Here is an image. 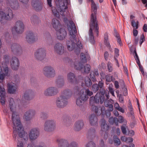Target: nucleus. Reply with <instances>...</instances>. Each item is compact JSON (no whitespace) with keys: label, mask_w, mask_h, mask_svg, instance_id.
I'll list each match as a JSON object with an SVG mask.
<instances>
[{"label":"nucleus","mask_w":147,"mask_h":147,"mask_svg":"<svg viewBox=\"0 0 147 147\" xmlns=\"http://www.w3.org/2000/svg\"><path fill=\"white\" fill-rule=\"evenodd\" d=\"M67 27L69 32L70 37L71 40L67 42V46L68 49L69 51H71L75 49V52L78 54L77 52H80V49L82 48V45L80 41H78L76 44L75 41L77 42L76 40V34L77 33L76 26L73 22L69 21V23L67 24Z\"/></svg>","instance_id":"nucleus-3"},{"label":"nucleus","mask_w":147,"mask_h":147,"mask_svg":"<svg viewBox=\"0 0 147 147\" xmlns=\"http://www.w3.org/2000/svg\"><path fill=\"white\" fill-rule=\"evenodd\" d=\"M71 92L69 90H66L62 92L61 95L58 98L56 101L57 106L62 108L65 106L67 103V98L70 96Z\"/></svg>","instance_id":"nucleus-8"},{"label":"nucleus","mask_w":147,"mask_h":147,"mask_svg":"<svg viewBox=\"0 0 147 147\" xmlns=\"http://www.w3.org/2000/svg\"><path fill=\"white\" fill-rule=\"evenodd\" d=\"M16 142V147H24L22 142L20 141L19 139H18V140Z\"/></svg>","instance_id":"nucleus-45"},{"label":"nucleus","mask_w":147,"mask_h":147,"mask_svg":"<svg viewBox=\"0 0 147 147\" xmlns=\"http://www.w3.org/2000/svg\"><path fill=\"white\" fill-rule=\"evenodd\" d=\"M80 97L76 100V103L78 106H80L84 104V102L87 100L86 96L84 95V96H82V94L80 92L79 94Z\"/></svg>","instance_id":"nucleus-21"},{"label":"nucleus","mask_w":147,"mask_h":147,"mask_svg":"<svg viewBox=\"0 0 147 147\" xmlns=\"http://www.w3.org/2000/svg\"><path fill=\"white\" fill-rule=\"evenodd\" d=\"M26 39L29 43L33 42L35 38L32 32L29 31L27 33Z\"/></svg>","instance_id":"nucleus-26"},{"label":"nucleus","mask_w":147,"mask_h":147,"mask_svg":"<svg viewBox=\"0 0 147 147\" xmlns=\"http://www.w3.org/2000/svg\"><path fill=\"white\" fill-rule=\"evenodd\" d=\"M84 85L87 87H89L92 84V82L90 79L88 77H86L84 80Z\"/></svg>","instance_id":"nucleus-33"},{"label":"nucleus","mask_w":147,"mask_h":147,"mask_svg":"<svg viewBox=\"0 0 147 147\" xmlns=\"http://www.w3.org/2000/svg\"><path fill=\"white\" fill-rule=\"evenodd\" d=\"M109 90L110 93L112 94V95L114 96H115L113 88L110 86H109Z\"/></svg>","instance_id":"nucleus-50"},{"label":"nucleus","mask_w":147,"mask_h":147,"mask_svg":"<svg viewBox=\"0 0 147 147\" xmlns=\"http://www.w3.org/2000/svg\"><path fill=\"white\" fill-rule=\"evenodd\" d=\"M53 28L56 30L61 28L62 26L59 20L56 19H53L52 22Z\"/></svg>","instance_id":"nucleus-24"},{"label":"nucleus","mask_w":147,"mask_h":147,"mask_svg":"<svg viewBox=\"0 0 147 147\" xmlns=\"http://www.w3.org/2000/svg\"><path fill=\"white\" fill-rule=\"evenodd\" d=\"M54 51L59 54H61L64 52V47L61 44L57 43L54 47Z\"/></svg>","instance_id":"nucleus-19"},{"label":"nucleus","mask_w":147,"mask_h":147,"mask_svg":"<svg viewBox=\"0 0 147 147\" xmlns=\"http://www.w3.org/2000/svg\"><path fill=\"white\" fill-rule=\"evenodd\" d=\"M109 56V54L107 52H105L104 53V57L105 59L107 60Z\"/></svg>","instance_id":"nucleus-59"},{"label":"nucleus","mask_w":147,"mask_h":147,"mask_svg":"<svg viewBox=\"0 0 147 147\" xmlns=\"http://www.w3.org/2000/svg\"><path fill=\"white\" fill-rule=\"evenodd\" d=\"M142 1L144 4H146L145 7H147V0H142Z\"/></svg>","instance_id":"nucleus-64"},{"label":"nucleus","mask_w":147,"mask_h":147,"mask_svg":"<svg viewBox=\"0 0 147 147\" xmlns=\"http://www.w3.org/2000/svg\"><path fill=\"white\" fill-rule=\"evenodd\" d=\"M114 85L115 88L116 89H118L119 87V84L118 82L117 81H115L114 82Z\"/></svg>","instance_id":"nucleus-54"},{"label":"nucleus","mask_w":147,"mask_h":147,"mask_svg":"<svg viewBox=\"0 0 147 147\" xmlns=\"http://www.w3.org/2000/svg\"><path fill=\"white\" fill-rule=\"evenodd\" d=\"M127 138L125 136H123L121 137V140L122 141L126 142L127 140Z\"/></svg>","instance_id":"nucleus-63"},{"label":"nucleus","mask_w":147,"mask_h":147,"mask_svg":"<svg viewBox=\"0 0 147 147\" xmlns=\"http://www.w3.org/2000/svg\"><path fill=\"white\" fill-rule=\"evenodd\" d=\"M56 31V36L58 39L62 40L65 38L67 33L64 29L61 28Z\"/></svg>","instance_id":"nucleus-14"},{"label":"nucleus","mask_w":147,"mask_h":147,"mask_svg":"<svg viewBox=\"0 0 147 147\" xmlns=\"http://www.w3.org/2000/svg\"><path fill=\"white\" fill-rule=\"evenodd\" d=\"M20 47L16 43L13 44L11 46L12 51L16 53H17L19 51L18 50L20 49Z\"/></svg>","instance_id":"nucleus-31"},{"label":"nucleus","mask_w":147,"mask_h":147,"mask_svg":"<svg viewBox=\"0 0 147 147\" xmlns=\"http://www.w3.org/2000/svg\"><path fill=\"white\" fill-rule=\"evenodd\" d=\"M4 64L6 65L9 63V57L8 55H5L4 57Z\"/></svg>","instance_id":"nucleus-41"},{"label":"nucleus","mask_w":147,"mask_h":147,"mask_svg":"<svg viewBox=\"0 0 147 147\" xmlns=\"http://www.w3.org/2000/svg\"><path fill=\"white\" fill-rule=\"evenodd\" d=\"M115 59L116 61V63L117 64L118 66H119L118 61L117 59L116 58V57H117L119 55V50L117 48H115Z\"/></svg>","instance_id":"nucleus-40"},{"label":"nucleus","mask_w":147,"mask_h":147,"mask_svg":"<svg viewBox=\"0 0 147 147\" xmlns=\"http://www.w3.org/2000/svg\"><path fill=\"white\" fill-rule=\"evenodd\" d=\"M114 142L115 145L118 146L120 144L121 142L119 139L116 136L113 137Z\"/></svg>","instance_id":"nucleus-37"},{"label":"nucleus","mask_w":147,"mask_h":147,"mask_svg":"<svg viewBox=\"0 0 147 147\" xmlns=\"http://www.w3.org/2000/svg\"><path fill=\"white\" fill-rule=\"evenodd\" d=\"M32 4V6L36 11H38L41 10L42 8L41 5L39 3L38 0H33Z\"/></svg>","instance_id":"nucleus-23"},{"label":"nucleus","mask_w":147,"mask_h":147,"mask_svg":"<svg viewBox=\"0 0 147 147\" xmlns=\"http://www.w3.org/2000/svg\"><path fill=\"white\" fill-rule=\"evenodd\" d=\"M30 91L27 90L24 93V97L25 100H30V98L29 96L30 95Z\"/></svg>","instance_id":"nucleus-39"},{"label":"nucleus","mask_w":147,"mask_h":147,"mask_svg":"<svg viewBox=\"0 0 147 147\" xmlns=\"http://www.w3.org/2000/svg\"><path fill=\"white\" fill-rule=\"evenodd\" d=\"M24 30V25L23 22L20 21H17L15 26L12 28L11 32L12 34L16 33H22Z\"/></svg>","instance_id":"nucleus-9"},{"label":"nucleus","mask_w":147,"mask_h":147,"mask_svg":"<svg viewBox=\"0 0 147 147\" xmlns=\"http://www.w3.org/2000/svg\"><path fill=\"white\" fill-rule=\"evenodd\" d=\"M117 110L122 113H124L125 112L124 110L120 107L117 109Z\"/></svg>","instance_id":"nucleus-58"},{"label":"nucleus","mask_w":147,"mask_h":147,"mask_svg":"<svg viewBox=\"0 0 147 147\" xmlns=\"http://www.w3.org/2000/svg\"><path fill=\"white\" fill-rule=\"evenodd\" d=\"M5 91L4 88L0 86V102L2 105H4L5 103Z\"/></svg>","instance_id":"nucleus-18"},{"label":"nucleus","mask_w":147,"mask_h":147,"mask_svg":"<svg viewBox=\"0 0 147 147\" xmlns=\"http://www.w3.org/2000/svg\"><path fill=\"white\" fill-rule=\"evenodd\" d=\"M107 67L109 71V72H111L113 69L112 64L111 63L109 62L107 64Z\"/></svg>","instance_id":"nucleus-46"},{"label":"nucleus","mask_w":147,"mask_h":147,"mask_svg":"<svg viewBox=\"0 0 147 147\" xmlns=\"http://www.w3.org/2000/svg\"><path fill=\"white\" fill-rule=\"evenodd\" d=\"M102 91H101L100 89V93L97 92L94 97H91L90 98V104L92 106L93 110L96 113L99 115L102 114V115L105 114L107 117H109L111 115L110 109L105 111V108L104 106L100 107L95 106V104L99 102L100 100V102L101 104L102 103L105 99L104 94H105V90L102 89Z\"/></svg>","instance_id":"nucleus-2"},{"label":"nucleus","mask_w":147,"mask_h":147,"mask_svg":"<svg viewBox=\"0 0 147 147\" xmlns=\"http://www.w3.org/2000/svg\"><path fill=\"white\" fill-rule=\"evenodd\" d=\"M98 86H99L100 88H102L104 86V83L102 81L99 82L98 83Z\"/></svg>","instance_id":"nucleus-52"},{"label":"nucleus","mask_w":147,"mask_h":147,"mask_svg":"<svg viewBox=\"0 0 147 147\" xmlns=\"http://www.w3.org/2000/svg\"><path fill=\"white\" fill-rule=\"evenodd\" d=\"M105 105L106 107H108L110 110L112 111L113 110V106L112 104H110L109 101L105 100Z\"/></svg>","instance_id":"nucleus-38"},{"label":"nucleus","mask_w":147,"mask_h":147,"mask_svg":"<svg viewBox=\"0 0 147 147\" xmlns=\"http://www.w3.org/2000/svg\"><path fill=\"white\" fill-rule=\"evenodd\" d=\"M119 122L120 123H121L123 122L125 123H127V121L125 119H124L123 117L121 116H119L118 117V122Z\"/></svg>","instance_id":"nucleus-43"},{"label":"nucleus","mask_w":147,"mask_h":147,"mask_svg":"<svg viewBox=\"0 0 147 147\" xmlns=\"http://www.w3.org/2000/svg\"><path fill=\"white\" fill-rule=\"evenodd\" d=\"M134 134V131L132 130H131L129 131H128V134L130 136H133Z\"/></svg>","instance_id":"nucleus-56"},{"label":"nucleus","mask_w":147,"mask_h":147,"mask_svg":"<svg viewBox=\"0 0 147 147\" xmlns=\"http://www.w3.org/2000/svg\"><path fill=\"white\" fill-rule=\"evenodd\" d=\"M100 123L101 125L102 130L104 131H106L109 129V126L106 123V121L104 119H102L100 121Z\"/></svg>","instance_id":"nucleus-28"},{"label":"nucleus","mask_w":147,"mask_h":147,"mask_svg":"<svg viewBox=\"0 0 147 147\" xmlns=\"http://www.w3.org/2000/svg\"><path fill=\"white\" fill-rule=\"evenodd\" d=\"M80 92L82 94V96H84V95H85L86 96L87 99L88 98L87 95L90 96L93 94L92 92L88 89L83 88L81 90Z\"/></svg>","instance_id":"nucleus-25"},{"label":"nucleus","mask_w":147,"mask_h":147,"mask_svg":"<svg viewBox=\"0 0 147 147\" xmlns=\"http://www.w3.org/2000/svg\"><path fill=\"white\" fill-rule=\"evenodd\" d=\"M91 11L92 13L91 15V18L90 23V29L89 32V35L90 38V40L92 44H94V36L92 33V30H93L96 33L97 35L99 33L98 31V27L97 24V21L96 20V16L97 7L96 3L94 1L91 2Z\"/></svg>","instance_id":"nucleus-4"},{"label":"nucleus","mask_w":147,"mask_h":147,"mask_svg":"<svg viewBox=\"0 0 147 147\" xmlns=\"http://www.w3.org/2000/svg\"><path fill=\"white\" fill-rule=\"evenodd\" d=\"M90 123L92 125L95 124L97 122V119L94 114H92L89 118Z\"/></svg>","instance_id":"nucleus-30"},{"label":"nucleus","mask_w":147,"mask_h":147,"mask_svg":"<svg viewBox=\"0 0 147 147\" xmlns=\"http://www.w3.org/2000/svg\"><path fill=\"white\" fill-rule=\"evenodd\" d=\"M55 126V121L53 120H47L44 125V129L47 131H50L53 129Z\"/></svg>","instance_id":"nucleus-11"},{"label":"nucleus","mask_w":147,"mask_h":147,"mask_svg":"<svg viewBox=\"0 0 147 147\" xmlns=\"http://www.w3.org/2000/svg\"><path fill=\"white\" fill-rule=\"evenodd\" d=\"M99 89V87L97 84H94L92 85V90L93 91L96 92Z\"/></svg>","instance_id":"nucleus-42"},{"label":"nucleus","mask_w":147,"mask_h":147,"mask_svg":"<svg viewBox=\"0 0 147 147\" xmlns=\"http://www.w3.org/2000/svg\"><path fill=\"white\" fill-rule=\"evenodd\" d=\"M68 4L67 0H62L59 5L57 6L58 10L55 7H52V11L54 16L58 18L59 17V14L62 16H67Z\"/></svg>","instance_id":"nucleus-7"},{"label":"nucleus","mask_w":147,"mask_h":147,"mask_svg":"<svg viewBox=\"0 0 147 147\" xmlns=\"http://www.w3.org/2000/svg\"><path fill=\"white\" fill-rule=\"evenodd\" d=\"M17 86L16 84L10 83L8 84V91L10 94H14L16 91Z\"/></svg>","instance_id":"nucleus-20"},{"label":"nucleus","mask_w":147,"mask_h":147,"mask_svg":"<svg viewBox=\"0 0 147 147\" xmlns=\"http://www.w3.org/2000/svg\"><path fill=\"white\" fill-rule=\"evenodd\" d=\"M134 53L135 54V56H134L135 59L136 60L137 63L138 65L140 63V61L136 50L134 51Z\"/></svg>","instance_id":"nucleus-44"},{"label":"nucleus","mask_w":147,"mask_h":147,"mask_svg":"<svg viewBox=\"0 0 147 147\" xmlns=\"http://www.w3.org/2000/svg\"><path fill=\"white\" fill-rule=\"evenodd\" d=\"M40 117L42 119H45L47 118V115L45 113H41L40 115Z\"/></svg>","instance_id":"nucleus-47"},{"label":"nucleus","mask_w":147,"mask_h":147,"mask_svg":"<svg viewBox=\"0 0 147 147\" xmlns=\"http://www.w3.org/2000/svg\"><path fill=\"white\" fill-rule=\"evenodd\" d=\"M95 144L91 141L86 145V147H95Z\"/></svg>","instance_id":"nucleus-49"},{"label":"nucleus","mask_w":147,"mask_h":147,"mask_svg":"<svg viewBox=\"0 0 147 147\" xmlns=\"http://www.w3.org/2000/svg\"><path fill=\"white\" fill-rule=\"evenodd\" d=\"M104 42L105 45L109 48L111 46L110 45L108 39V36L107 33H105L104 36Z\"/></svg>","instance_id":"nucleus-34"},{"label":"nucleus","mask_w":147,"mask_h":147,"mask_svg":"<svg viewBox=\"0 0 147 147\" xmlns=\"http://www.w3.org/2000/svg\"><path fill=\"white\" fill-rule=\"evenodd\" d=\"M67 76V80L69 82L74 84L78 83V81L74 74L70 73L68 74Z\"/></svg>","instance_id":"nucleus-22"},{"label":"nucleus","mask_w":147,"mask_h":147,"mask_svg":"<svg viewBox=\"0 0 147 147\" xmlns=\"http://www.w3.org/2000/svg\"><path fill=\"white\" fill-rule=\"evenodd\" d=\"M143 30L144 32H147V25L146 24H144L143 27Z\"/></svg>","instance_id":"nucleus-60"},{"label":"nucleus","mask_w":147,"mask_h":147,"mask_svg":"<svg viewBox=\"0 0 147 147\" xmlns=\"http://www.w3.org/2000/svg\"><path fill=\"white\" fill-rule=\"evenodd\" d=\"M43 74L47 76H52L55 74V71L51 66H47L43 69Z\"/></svg>","instance_id":"nucleus-15"},{"label":"nucleus","mask_w":147,"mask_h":147,"mask_svg":"<svg viewBox=\"0 0 147 147\" xmlns=\"http://www.w3.org/2000/svg\"><path fill=\"white\" fill-rule=\"evenodd\" d=\"M117 38V42L119 43L120 46H121V45H122V44L121 43V41L120 38L119 37V38Z\"/></svg>","instance_id":"nucleus-62"},{"label":"nucleus","mask_w":147,"mask_h":147,"mask_svg":"<svg viewBox=\"0 0 147 147\" xmlns=\"http://www.w3.org/2000/svg\"><path fill=\"white\" fill-rule=\"evenodd\" d=\"M133 141V139L131 138H127L126 141L127 143H130Z\"/></svg>","instance_id":"nucleus-57"},{"label":"nucleus","mask_w":147,"mask_h":147,"mask_svg":"<svg viewBox=\"0 0 147 147\" xmlns=\"http://www.w3.org/2000/svg\"><path fill=\"white\" fill-rule=\"evenodd\" d=\"M11 67L13 70L17 69L19 66L18 59L15 57H12L11 61Z\"/></svg>","instance_id":"nucleus-16"},{"label":"nucleus","mask_w":147,"mask_h":147,"mask_svg":"<svg viewBox=\"0 0 147 147\" xmlns=\"http://www.w3.org/2000/svg\"><path fill=\"white\" fill-rule=\"evenodd\" d=\"M99 74L97 70H95L94 72H91L90 74V78L93 81H95L96 80V78H95V76H98Z\"/></svg>","instance_id":"nucleus-32"},{"label":"nucleus","mask_w":147,"mask_h":147,"mask_svg":"<svg viewBox=\"0 0 147 147\" xmlns=\"http://www.w3.org/2000/svg\"><path fill=\"white\" fill-rule=\"evenodd\" d=\"M45 56V51L43 48L38 49L34 53V56L37 59L42 61Z\"/></svg>","instance_id":"nucleus-12"},{"label":"nucleus","mask_w":147,"mask_h":147,"mask_svg":"<svg viewBox=\"0 0 147 147\" xmlns=\"http://www.w3.org/2000/svg\"><path fill=\"white\" fill-rule=\"evenodd\" d=\"M131 24L134 29H137L138 28L139 24V22L138 21H135L134 20H132L131 21Z\"/></svg>","instance_id":"nucleus-36"},{"label":"nucleus","mask_w":147,"mask_h":147,"mask_svg":"<svg viewBox=\"0 0 147 147\" xmlns=\"http://www.w3.org/2000/svg\"><path fill=\"white\" fill-rule=\"evenodd\" d=\"M127 127L126 126H121V131L124 134H126V128Z\"/></svg>","instance_id":"nucleus-48"},{"label":"nucleus","mask_w":147,"mask_h":147,"mask_svg":"<svg viewBox=\"0 0 147 147\" xmlns=\"http://www.w3.org/2000/svg\"><path fill=\"white\" fill-rule=\"evenodd\" d=\"M90 59V57L88 53L86 52L85 54L81 53L80 55V62H76L74 65L76 69L78 70H83L85 73L88 74L90 72L91 66L88 64H86L83 67V63H86L87 60Z\"/></svg>","instance_id":"nucleus-6"},{"label":"nucleus","mask_w":147,"mask_h":147,"mask_svg":"<svg viewBox=\"0 0 147 147\" xmlns=\"http://www.w3.org/2000/svg\"><path fill=\"white\" fill-rule=\"evenodd\" d=\"M7 3L9 9H8V11L6 14L2 11H0V21H1L4 20H10L13 18L12 11L10 9L9 7L13 9H16L19 6L18 3L16 0H7Z\"/></svg>","instance_id":"nucleus-5"},{"label":"nucleus","mask_w":147,"mask_h":147,"mask_svg":"<svg viewBox=\"0 0 147 147\" xmlns=\"http://www.w3.org/2000/svg\"><path fill=\"white\" fill-rule=\"evenodd\" d=\"M58 147H77L78 144L75 142L71 143L69 145L67 141L62 138H59L57 140Z\"/></svg>","instance_id":"nucleus-10"},{"label":"nucleus","mask_w":147,"mask_h":147,"mask_svg":"<svg viewBox=\"0 0 147 147\" xmlns=\"http://www.w3.org/2000/svg\"><path fill=\"white\" fill-rule=\"evenodd\" d=\"M109 122L110 124H113L115 123L116 125H118V120L116 117L114 118L113 117H110L109 119Z\"/></svg>","instance_id":"nucleus-35"},{"label":"nucleus","mask_w":147,"mask_h":147,"mask_svg":"<svg viewBox=\"0 0 147 147\" xmlns=\"http://www.w3.org/2000/svg\"><path fill=\"white\" fill-rule=\"evenodd\" d=\"M106 81L107 82H111L112 81L111 77L110 76H106Z\"/></svg>","instance_id":"nucleus-53"},{"label":"nucleus","mask_w":147,"mask_h":147,"mask_svg":"<svg viewBox=\"0 0 147 147\" xmlns=\"http://www.w3.org/2000/svg\"><path fill=\"white\" fill-rule=\"evenodd\" d=\"M35 114V111L33 110H30L25 113L24 118L26 121L29 120L31 117V116L34 115Z\"/></svg>","instance_id":"nucleus-27"},{"label":"nucleus","mask_w":147,"mask_h":147,"mask_svg":"<svg viewBox=\"0 0 147 147\" xmlns=\"http://www.w3.org/2000/svg\"><path fill=\"white\" fill-rule=\"evenodd\" d=\"M58 92L57 89L54 87L48 88L45 91V94L47 96H52Z\"/></svg>","instance_id":"nucleus-17"},{"label":"nucleus","mask_w":147,"mask_h":147,"mask_svg":"<svg viewBox=\"0 0 147 147\" xmlns=\"http://www.w3.org/2000/svg\"><path fill=\"white\" fill-rule=\"evenodd\" d=\"M39 135V131L38 128H34L31 129L29 133V137L31 140L36 139Z\"/></svg>","instance_id":"nucleus-13"},{"label":"nucleus","mask_w":147,"mask_h":147,"mask_svg":"<svg viewBox=\"0 0 147 147\" xmlns=\"http://www.w3.org/2000/svg\"><path fill=\"white\" fill-rule=\"evenodd\" d=\"M9 108L12 112V119L13 123V138L16 139L17 134L20 137L22 138L23 140L27 141L28 139V135L24 131V128L20 120L19 116L16 112V106L13 99L11 98L9 101Z\"/></svg>","instance_id":"nucleus-1"},{"label":"nucleus","mask_w":147,"mask_h":147,"mask_svg":"<svg viewBox=\"0 0 147 147\" xmlns=\"http://www.w3.org/2000/svg\"><path fill=\"white\" fill-rule=\"evenodd\" d=\"M145 40L144 36L143 34L141 35L140 40V43L141 45Z\"/></svg>","instance_id":"nucleus-51"},{"label":"nucleus","mask_w":147,"mask_h":147,"mask_svg":"<svg viewBox=\"0 0 147 147\" xmlns=\"http://www.w3.org/2000/svg\"><path fill=\"white\" fill-rule=\"evenodd\" d=\"M84 123L82 121H77L74 124V129L76 130H80L83 126Z\"/></svg>","instance_id":"nucleus-29"},{"label":"nucleus","mask_w":147,"mask_h":147,"mask_svg":"<svg viewBox=\"0 0 147 147\" xmlns=\"http://www.w3.org/2000/svg\"><path fill=\"white\" fill-rule=\"evenodd\" d=\"M114 107L115 108L117 109H117L120 107L119 106V104L116 102V103H115V104H114Z\"/></svg>","instance_id":"nucleus-61"},{"label":"nucleus","mask_w":147,"mask_h":147,"mask_svg":"<svg viewBox=\"0 0 147 147\" xmlns=\"http://www.w3.org/2000/svg\"><path fill=\"white\" fill-rule=\"evenodd\" d=\"M133 35L135 36H136L138 34V31L136 29H134L133 30Z\"/></svg>","instance_id":"nucleus-55"}]
</instances>
